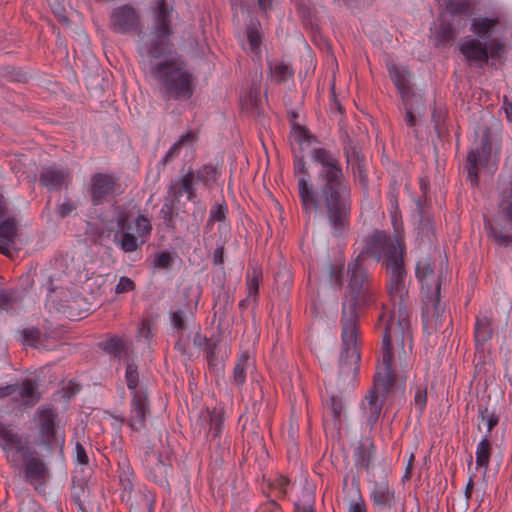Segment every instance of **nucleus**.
Listing matches in <instances>:
<instances>
[{
    "mask_svg": "<svg viewBox=\"0 0 512 512\" xmlns=\"http://www.w3.org/2000/svg\"><path fill=\"white\" fill-rule=\"evenodd\" d=\"M492 152V139L490 128H485L481 136L480 146L469 151L466 157L467 162V179L472 186H478L479 166H486L491 158Z\"/></svg>",
    "mask_w": 512,
    "mask_h": 512,
    "instance_id": "nucleus-11",
    "label": "nucleus"
},
{
    "mask_svg": "<svg viewBox=\"0 0 512 512\" xmlns=\"http://www.w3.org/2000/svg\"><path fill=\"white\" fill-rule=\"evenodd\" d=\"M479 415L482 421L487 420L488 432H491L493 428L499 423V416L495 413V411H489L487 406L479 409Z\"/></svg>",
    "mask_w": 512,
    "mask_h": 512,
    "instance_id": "nucleus-55",
    "label": "nucleus"
},
{
    "mask_svg": "<svg viewBox=\"0 0 512 512\" xmlns=\"http://www.w3.org/2000/svg\"><path fill=\"white\" fill-rule=\"evenodd\" d=\"M36 420L41 444L49 451L59 446L63 449L64 437H58V413L52 405H42L36 411Z\"/></svg>",
    "mask_w": 512,
    "mask_h": 512,
    "instance_id": "nucleus-8",
    "label": "nucleus"
},
{
    "mask_svg": "<svg viewBox=\"0 0 512 512\" xmlns=\"http://www.w3.org/2000/svg\"><path fill=\"white\" fill-rule=\"evenodd\" d=\"M172 12L173 7L168 4L167 0H157L156 7L153 11L152 32L162 35H172Z\"/></svg>",
    "mask_w": 512,
    "mask_h": 512,
    "instance_id": "nucleus-17",
    "label": "nucleus"
},
{
    "mask_svg": "<svg viewBox=\"0 0 512 512\" xmlns=\"http://www.w3.org/2000/svg\"><path fill=\"white\" fill-rule=\"evenodd\" d=\"M370 497L373 505L379 509H391L395 503V491L386 478L373 483Z\"/></svg>",
    "mask_w": 512,
    "mask_h": 512,
    "instance_id": "nucleus-22",
    "label": "nucleus"
},
{
    "mask_svg": "<svg viewBox=\"0 0 512 512\" xmlns=\"http://www.w3.org/2000/svg\"><path fill=\"white\" fill-rule=\"evenodd\" d=\"M99 349L114 358L121 359L127 354V347L124 339L120 336H112L105 341L99 342Z\"/></svg>",
    "mask_w": 512,
    "mask_h": 512,
    "instance_id": "nucleus-30",
    "label": "nucleus"
},
{
    "mask_svg": "<svg viewBox=\"0 0 512 512\" xmlns=\"http://www.w3.org/2000/svg\"><path fill=\"white\" fill-rule=\"evenodd\" d=\"M406 244L404 236L395 228V234L388 236L385 231L375 230L367 240L364 249L352 262L364 265L368 257L382 265L390 274L387 284L390 300L394 309H397L398 321L395 323V334L403 336L410 327V297L405 282L407 271L404 264Z\"/></svg>",
    "mask_w": 512,
    "mask_h": 512,
    "instance_id": "nucleus-1",
    "label": "nucleus"
},
{
    "mask_svg": "<svg viewBox=\"0 0 512 512\" xmlns=\"http://www.w3.org/2000/svg\"><path fill=\"white\" fill-rule=\"evenodd\" d=\"M440 290L441 281L437 279L435 281V289L433 298L431 299V307L426 304L422 311V321L425 326H433L435 329L441 327L443 324L442 317L444 316L445 309L440 303Z\"/></svg>",
    "mask_w": 512,
    "mask_h": 512,
    "instance_id": "nucleus-19",
    "label": "nucleus"
},
{
    "mask_svg": "<svg viewBox=\"0 0 512 512\" xmlns=\"http://www.w3.org/2000/svg\"><path fill=\"white\" fill-rule=\"evenodd\" d=\"M196 182L194 171L189 168L184 175L170 183L167 197L179 203L181 196L186 194L188 201H194L197 198Z\"/></svg>",
    "mask_w": 512,
    "mask_h": 512,
    "instance_id": "nucleus-16",
    "label": "nucleus"
},
{
    "mask_svg": "<svg viewBox=\"0 0 512 512\" xmlns=\"http://www.w3.org/2000/svg\"><path fill=\"white\" fill-rule=\"evenodd\" d=\"M417 230L421 241H427L431 243L436 238L433 219L429 215H425L422 211L420 213V220Z\"/></svg>",
    "mask_w": 512,
    "mask_h": 512,
    "instance_id": "nucleus-38",
    "label": "nucleus"
},
{
    "mask_svg": "<svg viewBox=\"0 0 512 512\" xmlns=\"http://www.w3.org/2000/svg\"><path fill=\"white\" fill-rule=\"evenodd\" d=\"M150 73L159 85L164 100L187 101L194 94L193 75L185 68L180 57L157 62Z\"/></svg>",
    "mask_w": 512,
    "mask_h": 512,
    "instance_id": "nucleus-5",
    "label": "nucleus"
},
{
    "mask_svg": "<svg viewBox=\"0 0 512 512\" xmlns=\"http://www.w3.org/2000/svg\"><path fill=\"white\" fill-rule=\"evenodd\" d=\"M173 259L168 251H162L155 255L154 267L167 269L172 265Z\"/></svg>",
    "mask_w": 512,
    "mask_h": 512,
    "instance_id": "nucleus-63",
    "label": "nucleus"
},
{
    "mask_svg": "<svg viewBox=\"0 0 512 512\" xmlns=\"http://www.w3.org/2000/svg\"><path fill=\"white\" fill-rule=\"evenodd\" d=\"M19 396L23 399L25 405L33 406L40 400V393L37 391V383L26 378L21 386H18Z\"/></svg>",
    "mask_w": 512,
    "mask_h": 512,
    "instance_id": "nucleus-35",
    "label": "nucleus"
},
{
    "mask_svg": "<svg viewBox=\"0 0 512 512\" xmlns=\"http://www.w3.org/2000/svg\"><path fill=\"white\" fill-rule=\"evenodd\" d=\"M459 50L470 65L477 63L478 67L483 68L489 61L487 44L478 39L465 41L459 46Z\"/></svg>",
    "mask_w": 512,
    "mask_h": 512,
    "instance_id": "nucleus-20",
    "label": "nucleus"
},
{
    "mask_svg": "<svg viewBox=\"0 0 512 512\" xmlns=\"http://www.w3.org/2000/svg\"><path fill=\"white\" fill-rule=\"evenodd\" d=\"M114 242L119 248L125 253H131L140 249L146 242L145 239H141L131 232L125 231L124 233L116 232L114 234Z\"/></svg>",
    "mask_w": 512,
    "mask_h": 512,
    "instance_id": "nucleus-29",
    "label": "nucleus"
},
{
    "mask_svg": "<svg viewBox=\"0 0 512 512\" xmlns=\"http://www.w3.org/2000/svg\"><path fill=\"white\" fill-rule=\"evenodd\" d=\"M330 408H331V413H332L334 420L337 421L338 424H340L342 411H343L342 397L332 395L330 397Z\"/></svg>",
    "mask_w": 512,
    "mask_h": 512,
    "instance_id": "nucleus-59",
    "label": "nucleus"
},
{
    "mask_svg": "<svg viewBox=\"0 0 512 512\" xmlns=\"http://www.w3.org/2000/svg\"><path fill=\"white\" fill-rule=\"evenodd\" d=\"M347 297L348 304H342V337L351 340L355 331L359 330V315L357 309L368 308L377 300V289L366 267L357 262L347 265Z\"/></svg>",
    "mask_w": 512,
    "mask_h": 512,
    "instance_id": "nucleus-4",
    "label": "nucleus"
},
{
    "mask_svg": "<svg viewBox=\"0 0 512 512\" xmlns=\"http://www.w3.org/2000/svg\"><path fill=\"white\" fill-rule=\"evenodd\" d=\"M69 174L54 167L44 168L39 183L48 190H61Z\"/></svg>",
    "mask_w": 512,
    "mask_h": 512,
    "instance_id": "nucleus-24",
    "label": "nucleus"
},
{
    "mask_svg": "<svg viewBox=\"0 0 512 512\" xmlns=\"http://www.w3.org/2000/svg\"><path fill=\"white\" fill-rule=\"evenodd\" d=\"M93 206H100L122 193L119 178L112 173L97 172L91 176L88 188Z\"/></svg>",
    "mask_w": 512,
    "mask_h": 512,
    "instance_id": "nucleus-9",
    "label": "nucleus"
},
{
    "mask_svg": "<svg viewBox=\"0 0 512 512\" xmlns=\"http://www.w3.org/2000/svg\"><path fill=\"white\" fill-rule=\"evenodd\" d=\"M457 31L452 26L451 22L447 20H441L436 31V39L442 44H446L454 41L456 38Z\"/></svg>",
    "mask_w": 512,
    "mask_h": 512,
    "instance_id": "nucleus-43",
    "label": "nucleus"
},
{
    "mask_svg": "<svg viewBox=\"0 0 512 512\" xmlns=\"http://www.w3.org/2000/svg\"><path fill=\"white\" fill-rule=\"evenodd\" d=\"M131 416L127 425L133 431H140L146 426V417L150 415V404L147 392L143 389L134 391L131 400Z\"/></svg>",
    "mask_w": 512,
    "mask_h": 512,
    "instance_id": "nucleus-15",
    "label": "nucleus"
},
{
    "mask_svg": "<svg viewBox=\"0 0 512 512\" xmlns=\"http://www.w3.org/2000/svg\"><path fill=\"white\" fill-rule=\"evenodd\" d=\"M250 366V355L248 352H242L233 370L232 380L237 386H242L246 380L247 369Z\"/></svg>",
    "mask_w": 512,
    "mask_h": 512,
    "instance_id": "nucleus-39",
    "label": "nucleus"
},
{
    "mask_svg": "<svg viewBox=\"0 0 512 512\" xmlns=\"http://www.w3.org/2000/svg\"><path fill=\"white\" fill-rule=\"evenodd\" d=\"M312 160L320 164L319 195L333 236L342 237L350 227L352 211L351 185L339 160L325 148H315Z\"/></svg>",
    "mask_w": 512,
    "mask_h": 512,
    "instance_id": "nucleus-2",
    "label": "nucleus"
},
{
    "mask_svg": "<svg viewBox=\"0 0 512 512\" xmlns=\"http://www.w3.org/2000/svg\"><path fill=\"white\" fill-rule=\"evenodd\" d=\"M195 139L196 134L193 131H188L184 135H181L180 138L167 151V153L161 160V164L165 166L168 163H170L175 157L179 155L180 150L185 143L193 142L195 141Z\"/></svg>",
    "mask_w": 512,
    "mask_h": 512,
    "instance_id": "nucleus-40",
    "label": "nucleus"
},
{
    "mask_svg": "<svg viewBox=\"0 0 512 512\" xmlns=\"http://www.w3.org/2000/svg\"><path fill=\"white\" fill-rule=\"evenodd\" d=\"M472 4L470 0H447L446 11L452 16H460L461 19L458 21L460 28H465L467 20L471 15Z\"/></svg>",
    "mask_w": 512,
    "mask_h": 512,
    "instance_id": "nucleus-28",
    "label": "nucleus"
},
{
    "mask_svg": "<svg viewBox=\"0 0 512 512\" xmlns=\"http://www.w3.org/2000/svg\"><path fill=\"white\" fill-rule=\"evenodd\" d=\"M0 447L11 467L19 469L29 456L36 455L28 436L14 432L9 425L0 422Z\"/></svg>",
    "mask_w": 512,
    "mask_h": 512,
    "instance_id": "nucleus-7",
    "label": "nucleus"
},
{
    "mask_svg": "<svg viewBox=\"0 0 512 512\" xmlns=\"http://www.w3.org/2000/svg\"><path fill=\"white\" fill-rule=\"evenodd\" d=\"M232 307V300L230 299V296L227 293H224L223 295V304H218V302H215L214 304V319L216 317L219 318V324H221L224 319L226 318L228 314V310Z\"/></svg>",
    "mask_w": 512,
    "mask_h": 512,
    "instance_id": "nucleus-53",
    "label": "nucleus"
},
{
    "mask_svg": "<svg viewBox=\"0 0 512 512\" xmlns=\"http://www.w3.org/2000/svg\"><path fill=\"white\" fill-rule=\"evenodd\" d=\"M142 465L147 471L148 476L156 483H167V476L171 464L166 463L162 454L153 448L147 447L142 456Z\"/></svg>",
    "mask_w": 512,
    "mask_h": 512,
    "instance_id": "nucleus-13",
    "label": "nucleus"
},
{
    "mask_svg": "<svg viewBox=\"0 0 512 512\" xmlns=\"http://www.w3.org/2000/svg\"><path fill=\"white\" fill-rule=\"evenodd\" d=\"M375 454V445L371 438L360 441L355 449V465L368 471Z\"/></svg>",
    "mask_w": 512,
    "mask_h": 512,
    "instance_id": "nucleus-25",
    "label": "nucleus"
},
{
    "mask_svg": "<svg viewBox=\"0 0 512 512\" xmlns=\"http://www.w3.org/2000/svg\"><path fill=\"white\" fill-rule=\"evenodd\" d=\"M125 380L129 390L138 391L136 388L139 384V373L138 367L133 361L126 365Z\"/></svg>",
    "mask_w": 512,
    "mask_h": 512,
    "instance_id": "nucleus-48",
    "label": "nucleus"
},
{
    "mask_svg": "<svg viewBox=\"0 0 512 512\" xmlns=\"http://www.w3.org/2000/svg\"><path fill=\"white\" fill-rule=\"evenodd\" d=\"M135 287L136 285L132 279L122 276L116 285L115 292L117 294L127 293L133 291Z\"/></svg>",
    "mask_w": 512,
    "mask_h": 512,
    "instance_id": "nucleus-64",
    "label": "nucleus"
},
{
    "mask_svg": "<svg viewBox=\"0 0 512 512\" xmlns=\"http://www.w3.org/2000/svg\"><path fill=\"white\" fill-rule=\"evenodd\" d=\"M4 77H6L9 81L25 83L28 81L27 73L21 70H17L14 67H5L4 68Z\"/></svg>",
    "mask_w": 512,
    "mask_h": 512,
    "instance_id": "nucleus-56",
    "label": "nucleus"
},
{
    "mask_svg": "<svg viewBox=\"0 0 512 512\" xmlns=\"http://www.w3.org/2000/svg\"><path fill=\"white\" fill-rule=\"evenodd\" d=\"M135 228L137 236L141 239L149 236L152 232V225L148 217L139 214L135 219Z\"/></svg>",
    "mask_w": 512,
    "mask_h": 512,
    "instance_id": "nucleus-51",
    "label": "nucleus"
},
{
    "mask_svg": "<svg viewBox=\"0 0 512 512\" xmlns=\"http://www.w3.org/2000/svg\"><path fill=\"white\" fill-rule=\"evenodd\" d=\"M207 417L209 419V431L212 433V437L216 438L220 435L223 422L224 413L222 409L213 408L212 410L207 409Z\"/></svg>",
    "mask_w": 512,
    "mask_h": 512,
    "instance_id": "nucleus-42",
    "label": "nucleus"
},
{
    "mask_svg": "<svg viewBox=\"0 0 512 512\" xmlns=\"http://www.w3.org/2000/svg\"><path fill=\"white\" fill-rule=\"evenodd\" d=\"M416 278L421 282L425 283L427 288L429 287V281L434 279L435 276V264L431 257H423L418 260L415 269Z\"/></svg>",
    "mask_w": 512,
    "mask_h": 512,
    "instance_id": "nucleus-33",
    "label": "nucleus"
},
{
    "mask_svg": "<svg viewBox=\"0 0 512 512\" xmlns=\"http://www.w3.org/2000/svg\"><path fill=\"white\" fill-rule=\"evenodd\" d=\"M387 70L402 100L419 96L413 92L412 85L409 81L410 72L407 67L400 68L394 62H389L387 63Z\"/></svg>",
    "mask_w": 512,
    "mask_h": 512,
    "instance_id": "nucleus-18",
    "label": "nucleus"
},
{
    "mask_svg": "<svg viewBox=\"0 0 512 512\" xmlns=\"http://www.w3.org/2000/svg\"><path fill=\"white\" fill-rule=\"evenodd\" d=\"M351 168H352V173L354 175L357 174L363 191L367 192L369 189V178H368V173L366 170L365 161L357 162V163L351 165Z\"/></svg>",
    "mask_w": 512,
    "mask_h": 512,
    "instance_id": "nucleus-52",
    "label": "nucleus"
},
{
    "mask_svg": "<svg viewBox=\"0 0 512 512\" xmlns=\"http://www.w3.org/2000/svg\"><path fill=\"white\" fill-rule=\"evenodd\" d=\"M499 23L498 18H474L471 23V30L480 38H488L492 29Z\"/></svg>",
    "mask_w": 512,
    "mask_h": 512,
    "instance_id": "nucleus-37",
    "label": "nucleus"
},
{
    "mask_svg": "<svg viewBox=\"0 0 512 512\" xmlns=\"http://www.w3.org/2000/svg\"><path fill=\"white\" fill-rule=\"evenodd\" d=\"M402 103L406 111V124L410 127H414L416 125L415 113L420 114L421 111L425 110L423 98L422 96L408 98L407 100H402Z\"/></svg>",
    "mask_w": 512,
    "mask_h": 512,
    "instance_id": "nucleus-34",
    "label": "nucleus"
},
{
    "mask_svg": "<svg viewBox=\"0 0 512 512\" xmlns=\"http://www.w3.org/2000/svg\"><path fill=\"white\" fill-rule=\"evenodd\" d=\"M152 37L146 44V53L150 59H162L170 57L175 49L171 41L172 35H162L151 32Z\"/></svg>",
    "mask_w": 512,
    "mask_h": 512,
    "instance_id": "nucleus-21",
    "label": "nucleus"
},
{
    "mask_svg": "<svg viewBox=\"0 0 512 512\" xmlns=\"http://www.w3.org/2000/svg\"><path fill=\"white\" fill-rule=\"evenodd\" d=\"M493 336L492 318L489 316H477L474 329L476 349H482L483 345Z\"/></svg>",
    "mask_w": 512,
    "mask_h": 512,
    "instance_id": "nucleus-26",
    "label": "nucleus"
},
{
    "mask_svg": "<svg viewBox=\"0 0 512 512\" xmlns=\"http://www.w3.org/2000/svg\"><path fill=\"white\" fill-rule=\"evenodd\" d=\"M269 68L276 77L277 83L285 82L289 77L293 76V69L283 62L275 66L272 65V62H269Z\"/></svg>",
    "mask_w": 512,
    "mask_h": 512,
    "instance_id": "nucleus-50",
    "label": "nucleus"
},
{
    "mask_svg": "<svg viewBox=\"0 0 512 512\" xmlns=\"http://www.w3.org/2000/svg\"><path fill=\"white\" fill-rule=\"evenodd\" d=\"M359 330L355 331V337L351 340L342 338V352L339 363V376L351 382L355 381L359 373L360 351L357 349L356 342Z\"/></svg>",
    "mask_w": 512,
    "mask_h": 512,
    "instance_id": "nucleus-12",
    "label": "nucleus"
},
{
    "mask_svg": "<svg viewBox=\"0 0 512 512\" xmlns=\"http://www.w3.org/2000/svg\"><path fill=\"white\" fill-rule=\"evenodd\" d=\"M22 342L32 348H38L41 339V332L36 327L25 328L21 331Z\"/></svg>",
    "mask_w": 512,
    "mask_h": 512,
    "instance_id": "nucleus-49",
    "label": "nucleus"
},
{
    "mask_svg": "<svg viewBox=\"0 0 512 512\" xmlns=\"http://www.w3.org/2000/svg\"><path fill=\"white\" fill-rule=\"evenodd\" d=\"M395 313L388 310L385 305H382V311L376 322V328H383L382 335V362L374 376L372 387L368 390L363 410L368 414L367 423L373 427L378 421L386 396L392 391L397 381V375L392 367L393 352H392V336L401 338L395 334Z\"/></svg>",
    "mask_w": 512,
    "mask_h": 512,
    "instance_id": "nucleus-3",
    "label": "nucleus"
},
{
    "mask_svg": "<svg viewBox=\"0 0 512 512\" xmlns=\"http://www.w3.org/2000/svg\"><path fill=\"white\" fill-rule=\"evenodd\" d=\"M298 190L302 206L306 212L319 208V200L313 186L308 183L305 177L298 179Z\"/></svg>",
    "mask_w": 512,
    "mask_h": 512,
    "instance_id": "nucleus-27",
    "label": "nucleus"
},
{
    "mask_svg": "<svg viewBox=\"0 0 512 512\" xmlns=\"http://www.w3.org/2000/svg\"><path fill=\"white\" fill-rule=\"evenodd\" d=\"M343 269L344 265H335L330 264L329 265V277L331 282H333L335 285L341 287L343 284Z\"/></svg>",
    "mask_w": 512,
    "mask_h": 512,
    "instance_id": "nucleus-61",
    "label": "nucleus"
},
{
    "mask_svg": "<svg viewBox=\"0 0 512 512\" xmlns=\"http://www.w3.org/2000/svg\"><path fill=\"white\" fill-rule=\"evenodd\" d=\"M247 39L251 49H258L261 43V36L255 24L247 27Z\"/></svg>",
    "mask_w": 512,
    "mask_h": 512,
    "instance_id": "nucleus-62",
    "label": "nucleus"
},
{
    "mask_svg": "<svg viewBox=\"0 0 512 512\" xmlns=\"http://www.w3.org/2000/svg\"><path fill=\"white\" fill-rule=\"evenodd\" d=\"M23 465L24 480L36 490L46 485L50 478V470L45 461L38 455L29 456Z\"/></svg>",
    "mask_w": 512,
    "mask_h": 512,
    "instance_id": "nucleus-14",
    "label": "nucleus"
},
{
    "mask_svg": "<svg viewBox=\"0 0 512 512\" xmlns=\"http://www.w3.org/2000/svg\"><path fill=\"white\" fill-rule=\"evenodd\" d=\"M228 207L225 202L215 204L207 220L205 229H211L215 222H225L227 219Z\"/></svg>",
    "mask_w": 512,
    "mask_h": 512,
    "instance_id": "nucleus-44",
    "label": "nucleus"
},
{
    "mask_svg": "<svg viewBox=\"0 0 512 512\" xmlns=\"http://www.w3.org/2000/svg\"><path fill=\"white\" fill-rule=\"evenodd\" d=\"M196 181L202 183L206 188H211L212 183L216 182L221 176L218 164H204L200 169L194 172Z\"/></svg>",
    "mask_w": 512,
    "mask_h": 512,
    "instance_id": "nucleus-32",
    "label": "nucleus"
},
{
    "mask_svg": "<svg viewBox=\"0 0 512 512\" xmlns=\"http://www.w3.org/2000/svg\"><path fill=\"white\" fill-rule=\"evenodd\" d=\"M263 273L262 268L255 262H250L247 271V287L248 297L253 296L254 299L259 293V283L262 279Z\"/></svg>",
    "mask_w": 512,
    "mask_h": 512,
    "instance_id": "nucleus-36",
    "label": "nucleus"
},
{
    "mask_svg": "<svg viewBox=\"0 0 512 512\" xmlns=\"http://www.w3.org/2000/svg\"><path fill=\"white\" fill-rule=\"evenodd\" d=\"M291 128V134L299 145H302L304 142L310 143L314 139V136L309 130L305 126L300 125L297 121L292 123Z\"/></svg>",
    "mask_w": 512,
    "mask_h": 512,
    "instance_id": "nucleus-46",
    "label": "nucleus"
},
{
    "mask_svg": "<svg viewBox=\"0 0 512 512\" xmlns=\"http://www.w3.org/2000/svg\"><path fill=\"white\" fill-rule=\"evenodd\" d=\"M17 234L18 228L14 217L5 218L0 222V253L10 254V247L15 244Z\"/></svg>",
    "mask_w": 512,
    "mask_h": 512,
    "instance_id": "nucleus-23",
    "label": "nucleus"
},
{
    "mask_svg": "<svg viewBox=\"0 0 512 512\" xmlns=\"http://www.w3.org/2000/svg\"><path fill=\"white\" fill-rule=\"evenodd\" d=\"M110 28L115 33L140 35L143 26L139 11L131 4L114 8L110 14Z\"/></svg>",
    "mask_w": 512,
    "mask_h": 512,
    "instance_id": "nucleus-10",
    "label": "nucleus"
},
{
    "mask_svg": "<svg viewBox=\"0 0 512 512\" xmlns=\"http://www.w3.org/2000/svg\"><path fill=\"white\" fill-rule=\"evenodd\" d=\"M84 493H85L84 483L82 481L73 480L71 497H72L74 503L78 506V508L81 511L86 512L85 507L81 501V497L84 495Z\"/></svg>",
    "mask_w": 512,
    "mask_h": 512,
    "instance_id": "nucleus-54",
    "label": "nucleus"
},
{
    "mask_svg": "<svg viewBox=\"0 0 512 512\" xmlns=\"http://www.w3.org/2000/svg\"><path fill=\"white\" fill-rule=\"evenodd\" d=\"M497 189V213L492 218L483 214L484 231L497 246L508 247L512 244V176L501 175Z\"/></svg>",
    "mask_w": 512,
    "mask_h": 512,
    "instance_id": "nucleus-6",
    "label": "nucleus"
},
{
    "mask_svg": "<svg viewBox=\"0 0 512 512\" xmlns=\"http://www.w3.org/2000/svg\"><path fill=\"white\" fill-rule=\"evenodd\" d=\"M315 496L312 491L306 490L302 499L294 504L293 512H316L314 509Z\"/></svg>",
    "mask_w": 512,
    "mask_h": 512,
    "instance_id": "nucleus-47",
    "label": "nucleus"
},
{
    "mask_svg": "<svg viewBox=\"0 0 512 512\" xmlns=\"http://www.w3.org/2000/svg\"><path fill=\"white\" fill-rule=\"evenodd\" d=\"M487 44L489 59L500 58L505 53L504 44L498 39H492Z\"/></svg>",
    "mask_w": 512,
    "mask_h": 512,
    "instance_id": "nucleus-58",
    "label": "nucleus"
},
{
    "mask_svg": "<svg viewBox=\"0 0 512 512\" xmlns=\"http://www.w3.org/2000/svg\"><path fill=\"white\" fill-rule=\"evenodd\" d=\"M185 316L186 313L182 309L170 312L171 324L179 332L186 329Z\"/></svg>",
    "mask_w": 512,
    "mask_h": 512,
    "instance_id": "nucleus-57",
    "label": "nucleus"
},
{
    "mask_svg": "<svg viewBox=\"0 0 512 512\" xmlns=\"http://www.w3.org/2000/svg\"><path fill=\"white\" fill-rule=\"evenodd\" d=\"M492 446L490 440L485 437L480 441L476 450V464L478 467L487 468L490 462Z\"/></svg>",
    "mask_w": 512,
    "mask_h": 512,
    "instance_id": "nucleus-41",
    "label": "nucleus"
},
{
    "mask_svg": "<svg viewBox=\"0 0 512 512\" xmlns=\"http://www.w3.org/2000/svg\"><path fill=\"white\" fill-rule=\"evenodd\" d=\"M343 152L348 165H353L357 162L365 161V157L361 152V148L354 145L348 136L347 143L343 148Z\"/></svg>",
    "mask_w": 512,
    "mask_h": 512,
    "instance_id": "nucleus-45",
    "label": "nucleus"
},
{
    "mask_svg": "<svg viewBox=\"0 0 512 512\" xmlns=\"http://www.w3.org/2000/svg\"><path fill=\"white\" fill-rule=\"evenodd\" d=\"M178 204L179 203L166 196L163 207L160 210L162 224L170 232L176 231L175 218L178 216Z\"/></svg>",
    "mask_w": 512,
    "mask_h": 512,
    "instance_id": "nucleus-31",
    "label": "nucleus"
},
{
    "mask_svg": "<svg viewBox=\"0 0 512 512\" xmlns=\"http://www.w3.org/2000/svg\"><path fill=\"white\" fill-rule=\"evenodd\" d=\"M15 303V292L7 289H0V309L9 310Z\"/></svg>",
    "mask_w": 512,
    "mask_h": 512,
    "instance_id": "nucleus-60",
    "label": "nucleus"
}]
</instances>
